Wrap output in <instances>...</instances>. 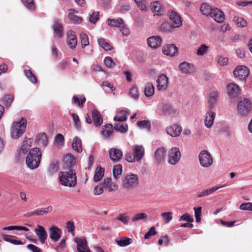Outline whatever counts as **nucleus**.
Segmentation results:
<instances>
[{
    "label": "nucleus",
    "mask_w": 252,
    "mask_h": 252,
    "mask_svg": "<svg viewBox=\"0 0 252 252\" xmlns=\"http://www.w3.org/2000/svg\"><path fill=\"white\" fill-rule=\"evenodd\" d=\"M41 157L42 153L38 148L35 147L31 149L26 159V163L28 167L32 170L38 167L41 161Z\"/></svg>",
    "instance_id": "f257e3e1"
},
{
    "label": "nucleus",
    "mask_w": 252,
    "mask_h": 252,
    "mask_svg": "<svg viewBox=\"0 0 252 252\" xmlns=\"http://www.w3.org/2000/svg\"><path fill=\"white\" fill-rule=\"evenodd\" d=\"M59 178L61 184L64 187H74L77 184V177L73 169H69L68 171H61Z\"/></svg>",
    "instance_id": "f03ea898"
},
{
    "label": "nucleus",
    "mask_w": 252,
    "mask_h": 252,
    "mask_svg": "<svg viewBox=\"0 0 252 252\" xmlns=\"http://www.w3.org/2000/svg\"><path fill=\"white\" fill-rule=\"evenodd\" d=\"M27 120L22 118L21 121L13 124L11 136L13 139L19 138L25 132L27 126Z\"/></svg>",
    "instance_id": "7ed1b4c3"
},
{
    "label": "nucleus",
    "mask_w": 252,
    "mask_h": 252,
    "mask_svg": "<svg viewBox=\"0 0 252 252\" xmlns=\"http://www.w3.org/2000/svg\"><path fill=\"white\" fill-rule=\"evenodd\" d=\"M237 114L241 117H246L252 110L251 101L248 98H244L237 104Z\"/></svg>",
    "instance_id": "20e7f679"
},
{
    "label": "nucleus",
    "mask_w": 252,
    "mask_h": 252,
    "mask_svg": "<svg viewBox=\"0 0 252 252\" xmlns=\"http://www.w3.org/2000/svg\"><path fill=\"white\" fill-rule=\"evenodd\" d=\"M198 158L201 166L209 167L213 163V159L211 154L207 150H202L199 154Z\"/></svg>",
    "instance_id": "39448f33"
},
{
    "label": "nucleus",
    "mask_w": 252,
    "mask_h": 252,
    "mask_svg": "<svg viewBox=\"0 0 252 252\" xmlns=\"http://www.w3.org/2000/svg\"><path fill=\"white\" fill-rule=\"evenodd\" d=\"M250 73L249 69L244 65L237 66L233 71L235 77L245 83Z\"/></svg>",
    "instance_id": "423d86ee"
},
{
    "label": "nucleus",
    "mask_w": 252,
    "mask_h": 252,
    "mask_svg": "<svg viewBox=\"0 0 252 252\" xmlns=\"http://www.w3.org/2000/svg\"><path fill=\"white\" fill-rule=\"evenodd\" d=\"M139 178L137 175L130 174L125 176L124 181V186L126 189H133L135 188L139 183Z\"/></svg>",
    "instance_id": "0eeeda50"
},
{
    "label": "nucleus",
    "mask_w": 252,
    "mask_h": 252,
    "mask_svg": "<svg viewBox=\"0 0 252 252\" xmlns=\"http://www.w3.org/2000/svg\"><path fill=\"white\" fill-rule=\"evenodd\" d=\"M181 153L178 148H171L168 152V162L171 165H175L179 161Z\"/></svg>",
    "instance_id": "6e6552de"
},
{
    "label": "nucleus",
    "mask_w": 252,
    "mask_h": 252,
    "mask_svg": "<svg viewBox=\"0 0 252 252\" xmlns=\"http://www.w3.org/2000/svg\"><path fill=\"white\" fill-rule=\"evenodd\" d=\"M74 242L77 245V250L79 252H91L85 238L76 237L74 239Z\"/></svg>",
    "instance_id": "1a4fd4ad"
},
{
    "label": "nucleus",
    "mask_w": 252,
    "mask_h": 252,
    "mask_svg": "<svg viewBox=\"0 0 252 252\" xmlns=\"http://www.w3.org/2000/svg\"><path fill=\"white\" fill-rule=\"evenodd\" d=\"M227 94L231 98L237 97L240 91L238 85L234 83H229L227 86Z\"/></svg>",
    "instance_id": "9d476101"
},
{
    "label": "nucleus",
    "mask_w": 252,
    "mask_h": 252,
    "mask_svg": "<svg viewBox=\"0 0 252 252\" xmlns=\"http://www.w3.org/2000/svg\"><path fill=\"white\" fill-rule=\"evenodd\" d=\"M110 159L114 163L119 161L123 157V153L121 150L112 148L109 150Z\"/></svg>",
    "instance_id": "9b49d317"
},
{
    "label": "nucleus",
    "mask_w": 252,
    "mask_h": 252,
    "mask_svg": "<svg viewBox=\"0 0 252 252\" xmlns=\"http://www.w3.org/2000/svg\"><path fill=\"white\" fill-rule=\"evenodd\" d=\"M157 89L158 90H165L168 87V78L164 74L159 75L157 80Z\"/></svg>",
    "instance_id": "f8f14e48"
},
{
    "label": "nucleus",
    "mask_w": 252,
    "mask_h": 252,
    "mask_svg": "<svg viewBox=\"0 0 252 252\" xmlns=\"http://www.w3.org/2000/svg\"><path fill=\"white\" fill-rule=\"evenodd\" d=\"M169 18L172 22V26L174 28H179L182 25V20L180 15L174 11H172L169 15Z\"/></svg>",
    "instance_id": "ddd939ff"
},
{
    "label": "nucleus",
    "mask_w": 252,
    "mask_h": 252,
    "mask_svg": "<svg viewBox=\"0 0 252 252\" xmlns=\"http://www.w3.org/2000/svg\"><path fill=\"white\" fill-rule=\"evenodd\" d=\"M67 43L71 49L74 50L76 48L77 44V37L72 30L69 31L67 33Z\"/></svg>",
    "instance_id": "4468645a"
},
{
    "label": "nucleus",
    "mask_w": 252,
    "mask_h": 252,
    "mask_svg": "<svg viewBox=\"0 0 252 252\" xmlns=\"http://www.w3.org/2000/svg\"><path fill=\"white\" fill-rule=\"evenodd\" d=\"M166 150L164 148L158 149L155 152L154 159L155 163L161 164L164 161L165 157Z\"/></svg>",
    "instance_id": "2eb2a0df"
},
{
    "label": "nucleus",
    "mask_w": 252,
    "mask_h": 252,
    "mask_svg": "<svg viewBox=\"0 0 252 252\" xmlns=\"http://www.w3.org/2000/svg\"><path fill=\"white\" fill-rule=\"evenodd\" d=\"M166 132L168 134L170 135L172 137H175L179 136L182 132V127L177 125L174 124L169 127H167L166 129Z\"/></svg>",
    "instance_id": "dca6fc26"
},
{
    "label": "nucleus",
    "mask_w": 252,
    "mask_h": 252,
    "mask_svg": "<svg viewBox=\"0 0 252 252\" xmlns=\"http://www.w3.org/2000/svg\"><path fill=\"white\" fill-rule=\"evenodd\" d=\"M35 232L40 243L42 244H44L48 236L44 228L41 225H38L35 229Z\"/></svg>",
    "instance_id": "f3484780"
},
{
    "label": "nucleus",
    "mask_w": 252,
    "mask_h": 252,
    "mask_svg": "<svg viewBox=\"0 0 252 252\" xmlns=\"http://www.w3.org/2000/svg\"><path fill=\"white\" fill-rule=\"evenodd\" d=\"M133 153L136 161H140L144 156L145 150L142 145H136L132 147Z\"/></svg>",
    "instance_id": "a211bd4d"
},
{
    "label": "nucleus",
    "mask_w": 252,
    "mask_h": 252,
    "mask_svg": "<svg viewBox=\"0 0 252 252\" xmlns=\"http://www.w3.org/2000/svg\"><path fill=\"white\" fill-rule=\"evenodd\" d=\"M53 29L54 34L58 37L62 38L63 36V25L62 23L58 20L55 19L53 25Z\"/></svg>",
    "instance_id": "6ab92c4d"
},
{
    "label": "nucleus",
    "mask_w": 252,
    "mask_h": 252,
    "mask_svg": "<svg viewBox=\"0 0 252 252\" xmlns=\"http://www.w3.org/2000/svg\"><path fill=\"white\" fill-rule=\"evenodd\" d=\"M49 236L52 240L57 242L61 238L62 230L56 226H52L49 228Z\"/></svg>",
    "instance_id": "aec40b11"
},
{
    "label": "nucleus",
    "mask_w": 252,
    "mask_h": 252,
    "mask_svg": "<svg viewBox=\"0 0 252 252\" xmlns=\"http://www.w3.org/2000/svg\"><path fill=\"white\" fill-rule=\"evenodd\" d=\"M209 16L218 23H222L224 20V13L218 8L213 9Z\"/></svg>",
    "instance_id": "412c9836"
},
{
    "label": "nucleus",
    "mask_w": 252,
    "mask_h": 252,
    "mask_svg": "<svg viewBox=\"0 0 252 252\" xmlns=\"http://www.w3.org/2000/svg\"><path fill=\"white\" fill-rule=\"evenodd\" d=\"M162 39L159 36H153L147 38V43L150 47L156 49L161 45Z\"/></svg>",
    "instance_id": "4be33fe9"
},
{
    "label": "nucleus",
    "mask_w": 252,
    "mask_h": 252,
    "mask_svg": "<svg viewBox=\"0 0 252 252\" xmlns=\"http://www.w3.org/2000/svg\"><path fill=\"white\" fill-rule=\"evenodd\" d=\"M162 114L175 116L178 113L176 109H173L169 104H164L161 106Z\"/></svg>",
    "instance_id": "5701e85b"
},
{
    "label": "nucleus",
    "mask_w": 252,
    "mask_h": 252,
    "mask_svg": "<svg viewBox=\"0 0 252 252\" xmlns=\"http://www.w3.org/2000/svg\"><path fill=\"white\" fill-rule=\"evenodd\" d=\"M216 113L212 110L208 111L206 112L205 116V126L207 128H210L212 126Z\"/></svg>",
    "instance_id": "b1692460"
},
{
    "label": "nucleus",
    "mask_w": 252,
    "mask_h": 252,
    "mask_svg": "<svg viewBox=\"0 0 252 252\" xmlns=\"http://www.w3.org/2000/svg\"><path fill=\"white\" fill-rule=\"evenodd\" d=\"M180 71L184 74H190L193 70V65L189 63L184 62L179 64Z\"/></svg>",
    "instance_id": "393cba45"
},
{
    "label": "nucleus",
    "mask_w": 252,
    "mask_h": 252,
    "mask_svg": "<svg viewBox=\"0 0 252 252\" xmlns=\"http://www.w3.org/2000/svg\"><path fill=\"white\" fill-rule=\"evenodd\" d=\"M103 187L109 191H114L118 189V186L115 183H112L111 179L108 178L105 179L103 182Z\"/></svg>",
    "instance_id": "a878e982"
},
{
    "label": "nucleus",
    "mask_w": 252,
    "mask_h": 252,
    "mask_svg": "<svg viewBox=\"0 0 252 252\" xmlns=\"http://www.w3.org/2000/svg\"><path fill=\"white\" fill-rule=\"evenodd\" d=\"M178 48L175 44H167L162 49V53L167 56H173L177 52Z\"/></svg>",
    "instance_id": "bb28decb"
},
{
    "label": "nucleus",
    "mask_w": 252,
    "mask_h": 252,
    "mask_svg": "<svg viewBox=\"0 0 252 252\" xmlns=\"http://www.w3.org/2000/svg\"><path fill=\"white\" fill-rule=\"evenodd\" d=\"M76 163V158L71 155H66L63 158V166L67 169L71 168Z\"/></svg>",
    "instance_id": "cd10ccee"
},
{
    "label": "nucleus",
    "mask_w": 252,
    "mask_h": 252,
    "mask_svg": "<svg viewBox=\"0 0 252 252\" xmlns=\"http://www.w3.org/2000/svg\"><path fill=\"white\" fill-rule=\"evenodd\" d=\"M218 97L219 93L217 91H215L210 94L208 98V104L211 109L214 107L218 100Z\"/></svg>",
    "instance_id": "c85d7f7f"
},
{
    "label": "nucleus",
    "mask_w": 252,
    "mask_h": 252,
    "mask_svg": "<svg viewBox=\"0 0 252 252\" xmlns=\"http://www.w3.org/2000/svg\"><path fill=\"white\" fill-rule=\"evenodd\" d=\"M92 116L94 121V125L95 126H99L102 124L103 119L98 111L96 110H93L92 112Z\"/></svg>",
    "instance_id": "c756f323"
},
{
    "label": "nucleus",
    "mask_w": 252,
    "mask_h": 252,
    "mask_svg": "<svg viewBox=\"0 0 252 252\" xmlns=\"http://www.w3.org/2000/svg\"><path fill=\"white\" fill-rule=\"evenodd\" d=\"M2 236L3 240L13 245H22L24 244V243H23L21 241L15 239V236H14L2 234Z\"/></svg>",
    "instance_id": "7c9ffc66"
},
{
    "label": "nucleus",
    "mask_w": 252,
    "mask_h": 252,
    "mask_svg": "<svg viewBox=\"0 0 252 252\" xmlns=\"http://www.w3.org/2000/svg\"><path fill=\"white\" fill-rule=\"evenodd\" d=\"M106 22L109 26L116 28L121 27L124 24L123 20L121 18H108Z\"/></svg>",
    "instance_id": "2f4dec72"
},
{
    "label": "nucleus",
    "mask_w": 252,
    "mask_h": 252,
    "mask_svg": "<svg viewBox=\"0 0 252 252\" xmlns=\"http://www.w3.org/2000/svg\"><path fill=\"white\" fill-rule=\"evenodd\" d=\"M72 147L74 150L78 153L82 152L83 148L82 146V141L80 138L77 136H75L73 138L72 143Z\"/></svg>",
    "instance_id": "473e14b6"
},
{
    "label": "nucleus",
    "mask_w": 252,
    "mask_h": 252,
    "mask_svg": "<svg viewBox=\"0 0 252 252\" xmlns=\"http://www.w3.org/2000/svg\"><path fill=\"white\" fill-rule=\"evenodd\" d=\"M151 8L153 12L156 15L162 14L163 9L161 8V5L158 1H153L151 3Z\"/></svg>",
    "instance_id": "72a5a7b5"
},
{
    "label": "nucleus",
    "mask_w": 252,
    "mask_h": 252,
    "mask_svg": "<svg viewBox=\"0 0 252 252\" xmlns=\"http://www.w3.org/2000/svg\"><path fill=\"white\" fill-rule=\"evenodd\" d=\"M104 169L100 166L97 167L94 176V181L97 182L100 181L104 176Z\"/></svg>",
    "instance_id": "f704fd0d"
},
{
    "label": "nucleus",
    "mask_w": 252,
    "mask_h": 252,
    "mask_svg": "<svg viewBox=\"0 0 252 252\" xmlns=\"http://www.w3.org/2000/svg\"><path fill=\"white\" fill-rule=\"evenodd\" d=\"M99 45L105 51H110L113 47L104 38H99L97 39Z\"/></svg>",
    "instance_id": "c9c22d12"
},
{
    "label": "nucleus",
    "mask_w": 252,
    "mask_h": 252,
    "mask_svg": "<svg viewBox=\"0 0 252 252\" xmlns=\"http://www.w3.org/2000/svg\"><path fill=\"white\" fill-rule=\"evenodd\" d=\"M102 133L103 136L106 138H109L112 134L113 126L111 124H107L102 128Z\"/></svg>",
    "instance_id": "e433bc0d"
},
{
    "label": "nucleus",
    "mask_w": 252,
    "mask_h": 252,
    "mask_svg": "<svg viewBox=\"0 0 252 252\" xmlns=\"http://www.w3.org/2000/svg\"><path fill=\"white\" fill-rule=\"evenodd\" d=\"M14 97L10 94H6L4 95L1 99V103L4 105L5 108H8L11 105L13 101Z\"/></svg>",
    "instance_id": "4c0bfd02"
},
{
    "label": "nucleus",
    "mask_w": 252,
    "mask_h": 252,
    "mask_svg": "<svg viewBox=\"0 0 252 252\" xmlns=\"http://www.w3.org/2000/svg\"><path fill=\"white\" fill-rule=\"evenodd\" d=\"M155 92V88L153 85L151 83H148L145 85L144 93L146 97L152 96Z\"/></svg>",
    "instance_id": "58836bf2"
},
{
    "label": "nucleus",
    "mask_w": 252,
    "mask_h": 252,
    "mask_svg": "<svg viewBox=\"0 0 252 252\" xmlns=\"http://www.w3.org/2000/svg\"><path fill=\"white\" fill-rule=\"evenodd\" d=\"M127 119V112L126 110H122L118 112V114L115 116L114 120L120 122L126 121Z\"/></svg>",
    "instance_id": "ea45409f"
},
{
    "label": "nucleus",
    "mask_w": 252,
    "mask_h": 252,
    "mask_svg": "<svg viewBox=\"0 0 252 252\" xmlns=\"http://www.w3.org/2000/svg\"><path fill=\"white\" fill-rule=\"evenodd\" d=\"M37 141L39 144L46 146L48 144L47 135L45 133H41L37 136Z\"/></svg>",
    "instance_id": "a19ab883"
},
{
    "label": "nucleus",
    "mask_w": 252,
    "mask_h": 252,
    "mask_svg": "<svg viewBox=\"0 0 252 252\" xmlns=\"http://www.w3.org/2000/svg\"><path fill=\"white\" fill-rule=\"evenodd\" d=\"M116 220L120 221L124 225H127L129 221V217L127 213H122L118 215Z\"/></svg>",
    "instance_id": "79ce46f5"
},
{
    "label": "nucleus",
    "mask_w": 252,
    "mask_h": 252,
    "mask_svg": "<svg viewBox=\"0 0 252 252\" xmlns=\"http://www.w3.org/2000/svg\"><path fill=\"white\" fill-rule=\"evenodd\" d=\"M213 9L206 3H202L200 7V11L201 13L206 16H209Z\"/></svg>",
    "instance_id": "37998d69"
},
{
    "label": "nucleus",
    "mask_w": 252,
    "mask_h": 252,
    "mask_svg": "<svg viewBox=\"0 0 252 252\" xmlns=\"http://www.w3.org/2000/svg\"><path fill=\"white\" fill-rule=\"evenodd\" d=\"M122 165L120 164L114 166L113 169V174L114 178L115 179H118L120 176L121 175L122 173Z\"/></svg>",
    "instance_id": "c03bdc74"
},
{
    "label": "nucleus",
    "mask_w": 252,
    "mask_h": 252,
    "mask_svg": "<svg viewBox=\"0 0 252 252\" xmlns=\"http://www.w3.org/2000/svg\"><path fill=\"white\" fill-rule=\"evenodd\" d=\"M26 142V141H23L21 147L18 152L19 156H21L22 154L26 155L31 150L30 145H25V143Z\"/></svg>",
    "instance_id": "a18cd8bd"
},
{
    "label": "nucleus",
    "mask_w": 252,
    "mask_h": 252,
    "mask_svg": "<svg viewBox=\"0 0 252 252\" xmlns=\"http://www.w3.org/2000/svg\"><path fill=\"white\" fill-rule=\"evenodd\" d=\"M72 100L80 107H82L84 103L86 101V98L83 95H80V97L76 95H74Z\"/></svg>",
    "instance_id": "49530a36"
},
{
    "label": "nucleus",
    "mask_w": 252,
    "mask_h": 252,
    "mask_svg": "<svg viewBox=\"0 0 252 252\" xmlns=\"http://www.w3.org/2000/svg\"><path fill=\"white\" fill-rule=\"evenodd\" d=\"M80 37L81 40V43L82 47L83 48H85L86 46H88L89 45V37L88 35L83 32H81L80 33Z\"/></svg>",
    "instance_id": "de8ad7c7"
},
{
    "label": "nucleus",
    "mask_w": 252,
    "mask_h": 252,
    "mask_svg": "<svg viewBox=\"0 0 252 252\" xmlns=\"http://www.w3.org/2000/svg\"><path fill=\"white\" fill-rule=\"evenodd\" d=\"M235 24L239 27H244L247 26V21L243 18L235 16L233 20Z\"/></svg>",
    "instance_id": "09e8293b"
},
{
    "label": "nucleus",
    "mask_w": 252,
    "mask_h": 252,
    "mask_svg": "<svg viewBox=\"0 0 252 252\" xmlns=\"http://www.w3.org/2000/svg\"><path fill=\"white\" fill-rule=\"evenodd\" d=\"M52 209L51 206L45 208L37 209L34 210L35 216H43L48 214L49 211H51Z\"/></svg>",
    "instance_id": "8fccbe9b"
},
{
    "label": "nucleus",
    "mask_w": 252,
    "mask_h": 252,
    "mask_svg": "<svg viewBox=\"0 0 252 252\" xmlns=\"http://www.w3.org/2000/svg\"><path fill=\"white\" fill-rule=\"evenodd\" d=\"M24 73L28 79L32 83L37 82V79L34 74L30 69H26L24 70Z\"/></svg>",
    "instance_id": "3c124183"
},
{
    "label": "nucleus",
    "mask_w": 252,
    "mask_h": 252,
    "mask_svg": "<svg viewBox=\"0 0 252 252\" xmlns=\"http://www.w3.org/2000/svg\"><path fill=\"white\" fill-rule=\"evenodd\" d=\"M116 243L121 247H126L131 244V239L127 237H124L120 240H116Z\"/></svg>",
    "instance_id": "603ef678"
},
{
    "label": "nucleus",
    "mask_w": 252,
    "mask_h": 252,
    "mask_svg": "<svg viewBox=\"0 0 252 252\" xmlns=\"http://www.w3.org/2000/svg\"><path fill=\"white\" fill-rule=\"evenodd\" d=\"M99 12H92L90 14L89 20L90 23L95 24L99 19Z\"/></svg>",
    "instance_id": "864d4df0"
},
{
    "label": "nucleus",
    "mask_w": 252,
    "mask_h": 252,
    "mask_svg": "<svg viewBox=\"0 0 252 252\" xmlns=\"http://www.w3.org/2000/svg\"><path fill=\"white\" fill-rule=\"evenodd\" d=\"M114 129L117 131H119L122 133L126 132L127 130V126L126 125L125 126L120 123L114 124Z\"/></svg>",
    "instance_id": "5fc2aeb1"
},
{
    "label": "nucleus",
    "mask_w": 252,
    "mask_h": 252,
    "mask_svg": "<svg viewBox=\"0 0 252 252\" xmlns=\"http://www.w3.org/2000/svg\"><path fill=\"white\" fill-rule=\"evenodd\" d=\"M148 215L145 213H137L134 215L131 219L132 222H135L143 219H147Z\"/></svg>",
    "instance_id": "6e6d98bb"
},
{
    "label": "nucleus",
    "mask_w": 252,
    "mask_h": 252,
    "mask_svg": "<svg viewBox=\"0 0 252 252\" xmlns=\"http://www.w3.org/2000/svg\"><path fill=\"white\" fill-rule=\"evenodd\" d=\"M103 189H104V187H103V183L99 184L94 187L93 191L94 194L95 195L101 194L103 192Z\"/></svg>",
    "instance_id": "4d7b16f0"
},
{
    "label": "nucleus",
    "mask_w": 252,
    "mask_h": 252,
    "mask_svg": "<svg viewBox=\"0 0 252 252\" xmlns=\"http://www.w3.org/2000/svg\"><path fill=\"white\" fill-rule=\"evenodd\" d=\"M129 95L131 98L135 100H137L139 98V94L138 89L136 87H132L129 91Z\"/></svg>",
    "instance_id": "13d9d810"
},
{
    "label": "nucleus",
    "mask_w": 252,
    "mask_h": 252,
    "mask_svg": "<svg viewBox=\"0 0 252 252\" xmlns=\"http://www.w3.org/2000/svg\"><path fill=\"white\" fill-rule=\"evenodd\" d=\"M137 126L140 128H146L149 130L151 128V123L149 121H140L137 123Z\"/></svg>",
    "instance_id": "bf43d9fd"
},
{
    "label": "nucleus",
    "mask_w": 252,
    "mask_h": 252,
    "mask_svg": "<svg viewBox=\"0 0 252 252\" xmlns=\"http://www.w3.org/2000/svg\"><path fill=\"white\" fill-rule=\"evenodd\" d=\"M165 223H168L172 219V213L170 212H164L161 214Z\"/></svg>",
    "instance_id": "052dcab7"
},
{
    "label": "nucleus",
    "mask_w": 252,
    "mask_h": 252,
    "mask_svg": "<svg viewBox=\"0 0 252 252\" xmlns=\"http://www.w3.org/2000/svg\"><path fill=\"white\" fill-rule=\"evenodd\" d=\"M226 186H227V185H223L222 186H216L213 187L211 188L205 189V190L207 195L208 196V195H210L211 194L213 193V192H215L218 189H219L220 188H222L225 187Z\"/></svg>",
    "instance_id": "680f3d73"
},
{
    "label": "nucleus",
    "mask_w": 252,
    "mask_h": 252,
    "mask_svg": "<svg viewBox=\"0 0 252 252\" xmlns=\"http://www.w3.org/2000/svg\"><path fill=\"white\" fill-rule=\"evenodd\" d=\"M71 117L73 120L75 127L78 130L81 129V123L78 116L76 114H72Z\"/></svg>",
    "instance_id": "e2e57ef3"
},
{
    "label": "nucleus",
    "mask_w": 252,
    "mask_h": 252,
    "mask_svg": "<svg viewBox=\"0 0 252 252\" xmlns=\"http://www.w3.org/2000/svg\"><path fill=\"white\" fill-rule=\"evenodd\" d=\"M58 162L55 161L51 163L48 171L50 175H52L58 171Z\"/></svg>",
    "instance_id": "0e129e2a"
},
{
    "label": "nucleus",
    "mask_w": 252,
    "mask_h": 252,
    "mask_svg": "<svg viewBox=\"0 0 252 252\" xmlns=\"http://www.w3.org/2000/svg\"><path fill=\"white\" fill-rule=\"evenodd\" d=\"M208 49V47L205 44H202L197 50V54L199 56H203L205 53L207 52V50Z\"/></svg>",
    "instance_id": "69168bd1"
},
{
    "label": "nucleus",
    "mask_w": 252,
    "mask_h": 252,
    "mask_svg": "<svg viewBox=\"0 0 252 252\" xmlns=\"http://www.w3.org/2000/svg\"><path fill=\"white\" fill-rule=\"evenodd\" d=\"M157 234L155 227L154 226L151 227L148 232H147L144 236V238L146 239H149L151 236H154Z\"/></svg>",
    "instance_id": "338daca9"
},
{
    "label": "nucleus",
    "mask_w": 252,
    "mask_h": 252,
    "mask_svg": "<svg viewBox=\"0 0 252 252\" xmlns=\"http://www.w3.org/2000/svg\"><path fill=\"white\" fill-rule=\"evenodd\" d=\"M240 209L242 210H249L252 211V203H244L240 206Z\"/></svg>",
    "instance_id": "774afa93"
}]
</instances>
